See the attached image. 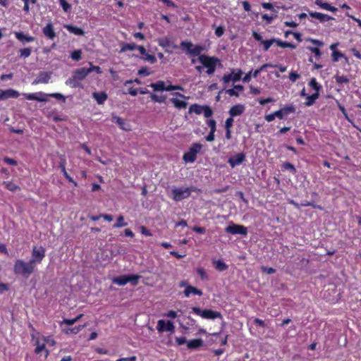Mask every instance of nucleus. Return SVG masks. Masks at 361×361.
Instances as JSON below:
<instances>
[{"mask_svg": "<svg viewBox=\"0 0 361 361\" xmlns=\"http://www.w3.org/2000/svg\"><path fill=\"white\" fill-rule=\"evenodd\" d=\"M35 267L30 260L25 262L23 259H17L13 265V272L17 276H21L27 279L35 271Z\"/></svg>", "mask_w": 361, "mask_h": 361, "instance_id": "obj_1", "label": "nucleus"}, {"mask_svg": "<svg viewBox=\"0 0 361 361\" xmlns=\"http://www.w3.org/2000/svg\"><path fill=\"white\" fill-rule=\"evenodd\" d=\"M197 61L201 63L203 67L207 68L206 73L208 75H212L218 63H220V59L215 56H209L206 54L200 55Z\"/></svg>", "mask_w": 361, "mask_h": 361, "instance_id": "obj_2", "label": "nucleus"}, {"mask_svg": "<svg viewBox=\"0 0 361 361\" xmlns=\"http://www.w3.org/2000/svg\"><path fill=\"white\" fill-rule=\"evenodd\" d=\"M180 48L190 56H200L201 53L205 51V47L200 44L194 45L190 41H182L180 44Z\"/></svg>", "mask_w": 361, "mask_h": 361, "instance_id": "obj_3", "label": "nucleus"}, {"mask_svg": "<svg viewBox=\"0 0 361 361\" xmlns=\"http://www.w3.org/2000/svg\"><path fill=\"white\" fill-rule=\"evenodd\" d=\"M203 145L200 142H194L188 150L183 155V159L185 163H194L197 159V155L200 152Z\"/></svg>", "mask_w": 361, "mask_h": 361, "instance_id": "obj_4", "label": "nucleus"}, {"mask_svg": "<svg viewBox=\"0 0 361 361\" xmlns=\"http://www.w3.org/2000/svg\"><path fill=\"white\" fill-rule=\"evenodd\" d=\"M192 312L194 314H195L205 319L214 320L215 319H222L223 318L222 314L220 312L214 311V310H209V309L201 310L200 307H192Z\"/></svg>", "mask_w": 361, "mask_h": 361, "instance_id": "obj_5", "label": "nucleus"}, {"mask_svg": "<svg viewBox=\"0 0 361 361\" xmlns=\"http://www.w3.org/2000/svg\"><path fill=\"white\" fill-rule=\"evenodd\" d=\"M45 253L46 249L44 247L34 245L32 249L31 259L30 261L32 262V264L36 267L37 264H41L43 261L45 257Z\"/></svg>", "mask_w": 361, "mask_h": 361, "instance_id": "obj_6", "label": "nucleus"}, {"mask_svg": "<svg viewBox=\"0 0 361 361\" xmlns=\"http://www.w3.org/2000/svg\"><path fill=\"white\" fill-rule=\"evenodd\" d=\"M194 187L185 188H173L171 190L172 198L176 202H179L183 199L189 197L192 191H195Z\"/></svg>", "mask_w": 361, "mask_h": 361, "instance_id": "obj_7", "label": "nucleus"}, {"mask_svg": "<svg viewBox=\"0 0 361 361\" xmlns=\"http://www.w3.org/2000/svg\"><path fill=\"white\" fill-rule=\"evenodd\" d=\"M140 276L139 275H123L113 279V283L118 286H125L130 282L133 286H137Z\"/></svg>", "mask_w": 361, "mask_h": 361, "instance_id": "obj_8", "label": "nucleus"}, {"mask_svg": "<svg viewBox=\"0 0 361 361\" xmlns=\"http://www.w3.org/2000/svg\"><path fill=\"white\" fill-rule=\"evenodd\" d=\"M225 231L228 233L233 235L240 234L242 235H247V228L243 225L233 224L227 226Z\"/></svg>", "mask_w": 361, "mask_h": 361, "instance_id": "obj_9", "label": "nucleus"}, {"mask_svg": "<svg viewBox=\"0 0 361 361\" xmlns=\"http://www.w3.org/2000/svg\"><path fill=\"white\" fill-rule=\"evenodd\" d=\"M296 111L295 106L293 104H290L281 108L275 111V114L279 119H285L290 114H294Z\"/></svg>", "mask_w": 361, "mask_h": 361, "instance_id": "obj_10", "label": "nucleus"}, {"mask_svg": "<svg viewBox=\"0 0 361 361\" xmlns=\"http://www.w3.org/2000/svg\"><path fill=\"white\" fill-rule=\"evenodd\" d=\"M242 75L243 71L241 69H238L236 72H235L234 70H232L231 73L224 75L222 77V81L225 84L228 83L230 81L235 82L241 80Z\"/></svg>", "mask_w": 361, "mask_h": 361, "instance_id": "obj_11", "label": "nucleus"}, {"mask_svg": "<svg viewBox=\"0 0 361 361\" xmlns=\"http://www.w3.org/2000/svg\"><path fill=\"white\" fill-rule=\"evenodd\" d=\"M157 329L159 332H172L174 331V325L171 321H167V322H166L164 320L160 319L157 322Z\"/></svg>", "mask_w": 361, "mask_h": 361, "instance_id": "obj_12", "label": "nucleus"}, {"mask_svg": "<svg viewBox=\"0 0 361 361\" xmlns=\"http://www.w3.org/2000/svg\"><path fill=\"white\" fill-rule=\"evenodd\" d=\"M51 77V72L41 71L38 76L32 82V85L47 84L49 82Z\"/></svg>", "mask_w": 361, "mask_h": 361, "instance_id": "obj_13", "label": "nucleus"}, {"mask_svg": "<svg viewBox=\"0 0 361 361\" xmlns=\"http://www.w3.org/2000/svg\"><path fill=\"white\" fill-rule=\"evenodd\" d=\"M245 160V154L243 152L238 153L228 158V163L233 168L237 165L241 164Z\"/></svg>", "mask_w": 361, "mask_h": 361, "instance_id": "obj_14", "label": "nucleus"}, {"mask_svg": "<svg viewBox=\"0 0 361 361\" xmlns=\"http://www.w3.org/2000/svg\"><path fill=\"white\" fill-rule=\"evenodd\" d=\"M16 38L23 44L25 43L32 42L35 40V37L29 35H26L23 32H15Z\"/></svg>", "mask_w": 361, "mask_h": 361, "instance_id": "obj_15", "label": "nucleus"}, {"mask_svg": "<svg viewBox=\"0 0 361 361\" xmlns=\"http://www.w3.org/2000/svg\"><path fill=\"white\" fill-rule=\"evenodd\" d=\"M308 14L310 17L317 19L320 23H325L334 18L327 14L319 12L309 11Z\"/></svg>", "mask_w": 361, "mask_h": 361, "instance_id": "obj_16", "label": "nucleus"}, {"mask_svg": "<svg viewBox=\"0 0 361 361\" xmlns=\"http://www.w3.org/2000/svg\"><path fill=\"white\" fill-rule=\"evenodd\" d=\"M42 33L49 39H54L56 37L53 24L51 23H47L46 26L42 28Z\"/></svg>", "mask_w": 361, "mask_h": 361, "instance_id": "obj_17", "label": "nucleus"}, {"mask_svg": "<svg viewBox=\"0 0 361 361\" xmlns=\"http://www.w3.org/2000/svg\"><path fill=\"white\" fill-rule=\"evenodd\" d=\"M90 73V71L88 70L87 68H78L73 72L74 78L80 81L84 80L89 74Z\"/></svg>", "mask_w": 361, "mask_h": 361, "instance_id": "obj_18", "label": "nucleus"}, {"mask_svg": "<svg viewBox=\"0 0 361 361\" xmlns=\"http://www.w3.org/2000/svg\"><path fill=\"white\" fill-rule=\"evenodd\" d=\"M183 294L185 297L189 298L191 294L202 296L203 295V293L200 289H198L196 287H194L192 286H187L185 290H183Z\"/></svg>", "mask_w": 361, "mask_h": 361, "instance_id": "obj_19", "label": "nucleus"}, {"mask_svg": "<svg viewBox=\"0 0 361 361\" xmlns=\"http://www.w3.org/2000/svg\"><path fill=\"white\" fill-rule=\"evenodd\" d=\"M245 111V106L243 104H235L229 109V114L233 118L241 115Z\"/></svg>", "mask_w": 361, "mask_h": 361, "instance_id": "obj_20", "label": "nucleus"}, {"mask_svg": "<svg viewBox=\"0 0 361 361\" xmlns=\"http://www.w3.org/2000/svg\"><path fill=\"white\" fill-rule=\"evenodd\" d=\"M314 4L319 6L321 8L324 9L326 11H329L333 13H335L338 11V8L335 6L330 5L329 3L326 1H323L322 0H315Z\"/></svg>", "mask_w": 361, "mask_h": 361, "instance_id": "obj_21", "label": "nucleus"}, {"mask_svg": "<svg viewBox=\"0 0 361 361\" xmlns=\"http://www.w3.org/2000/svg\"><path fill=\"white\" fill-rule=\"evenodd\" d=\"M92 97L97 101L98 104H103L107 99L108 96L105 92H94Z\"/></svg>", "mask_w": 361, "mask_h": 361, "instance_id": "obj_22", "label": "nucleus"}, {"mask_svg": "<svg viewBox=\"0 0 361 361\" xmlns=\"http://www.w3.org/2000/svg\"><path fill=\"white\" fill-rule=\"evenodd\" d=\"M204 341L202 338L192 339L187 343L188 349H197L203 345Z\"/></svg>", "mask_w": 361, "mask_h": 361, "instance_id": "obj_23", "label": "nucleus"}, {"mask_svg": "<svg viewBox=\"0 0 361 361\" xmlns=\"http://www.w3.org/2000/svg\"><path fill=\"white\" fill-rule=\"evenodd\" d=\"M3 100L8 98H18L20 95L19 92L13 89L2 90Z\"/></svg>", "mask_w": 361, "mask_h": 361, "instance_id": "obj_24", "label": "nucleus"}, {"mask_svg": "<svg viewBox=\"0 0 361 361\" xmlns=\"http://www.w3.org/2000/svg\"><path fill=\"white\" fill-rule=\"evenodd\" d=\"M35 345H36V348L35 349V353L36 354H39L42 351H45V356L47 357L49 354V350L46 349L45 343L43 342L42 343H40L39 339H37L35 341Z\"/></svg>", "mask_w": 361, "mask_h": 361, "instance_id": "obj_25", "label": "nucleus"}, {"mask_svg": "<svg viewBox=\"0 0 361 361\" xmlns=\"http://www.w3.org/2000/svg\"><path fill=\"white\" fill-rule=\"evenodd\" d=\"M171 103L173 106L177 109H185L187 107L188 103L183 100H179L176 98L171 99Z\"/></svg>", "mask_w": 361, "mask_h": 361, "instance_id": "obj_26", "label": "nucleus"}, {"mask_svg": "<svg viewBox=\"0 0 361 361\" xmlns=\"http://www.w3.org/2000/svg\"><path fill=\"white\" fill-rule=\"evenodd\" d=\"M158 44L162 48H166L171 46V40L168 37L159 38L157 39Z\"/></svg>", "mask_w": 361, "mask_h": 361, "instance_id": "obj_27", "label": "nucleus"}, {"mask_svg": "<svg viewBox=\"0 0 361 361\" xmlns=\"http://www.w3.org/2000/svg\"><path fill=\"white\" fill-rule=\"evenodd\" d=\"M154 91H164L165 90V83L162 80H159L155 83H151L149 85Z\"/></svg>", "mask_w": 361, "mask_h": 361, "instance_id": "obj_28", "label": "nucleus"}, {"mask_svg": "<svg viewBox=\"0 0 361 361\" xmlns=\"http://www.w3.org/2000/svg\"><path fill=\"white\" fill-rule=\"evenodd\" d=\"M203 106L197 104H193L190 105L189 108L188 113L191 114L192 112L195 113L197 115H200L202 113Z\"/></svg>", "mask_w": 361, "mask_h": 361, "instance_id": "obj_29", "label": "nucleus"}, {"mask_svg": "<svg viewBox=\"0 0 361 361\" xmlns=\"http://www.w3.org/2000/svg\"><path fill=\"white\" fill-rule=\"evenodd\" d=\"M136 49V44L134 43L128 44V43H121V47L120 50V53L126 52L127 51H133Z\"/></svg>", "mask_w": 361, "mask_h": 361, "instance_id": "obj_30", "label": "nucleus"}, {"mask_svg": "<svg viewBox=\"0 0 361 361\" xmlns=\"http://www.w3.org/2000/svg\"><path fill=\"white\" fill-rule=\"evenodd\" d=\"M215 268L219 271H226L228 269V265L222 260L218 259L214 262Z\"/></svg>", "mask_w": 361, "mask_h": 361, "instance_id": "obj_31", "label": "nucleus"}, {"mask_svg": "<svg viewBox=\"0 0 361 361\" xmlns=\"http://www.w3.org/2000/svg\"><path fill=\"white\" fill-rule=\"evenodd\" d=\"M276 44L279 47H282V48H290L292 49H295L296 48L295 44L290 43V42H283L279 39H276Z\"/></svg>", "mask_w": 361, "mask_h": 361, "instance_id": "obj_32", "label": "nucleus"}, {"mask_svg": "<svg viewBox=\"0 0 361 361\" xmlns=\"http://www.w3.org/2000/svg\"><path fill=\"white\" fill-rule=\"evenodd\" d=\"M319 97V93L315 92L311 95H307L306 98V102H305V104L307 106H310L312 105L316 99Z\"/></svg>", "mask_w": 361, "mask_h": 361, "instance_id": "obj_33", "label": "nucleus"}, {"mask_svg": "<svg viewBox=\"0 0 361 361\" xmlns=\"http://www.w3.org/2000/svg\"><path fill=\"white\" fill-rule=\"evenodd\" d=\"M3 184L5 185L7 190L11 192H15L16 190H20V188L18 185L11 181H4Z\"/></svg>", "mask_w": 361, "mask_h": 361, "instance_id": "obj_34", "label": "nucleus"}, {"mask_svg": "<svg viewBox=\"0 0 361 361\" xmlns=\"http://www.w3.org/2000/svg\"><path fill=\"white\" fill-rule=\"evenodd\" d=\"M275 66H274L273 64L271 63H264L263 64L262 66H261L259 68L256 69L254 72L252 71V77L253 78H257L258 76V75L262 72L264 70H265L268 67H274Z\"/></svg>", "mask_w": 361, "mask_h": 361, "instance_id": "obj_35", "label": "nucleus"}, {"mask_svg": "<svg viewBox=\"0 0 361 361\" xmlns=\"http://www.w3.org/2000/svg\"><path fill=\"white\" fill-rule=\"evenodd\" d=\"M32 53V49L30 47H26L23 49H20L19 50V57L22 59L28 58Z\"/></svg>", "mask_w": 361, "mask_h": 361, "instance_id": "obj_36", "label": "nucleus"}, {"mask_svg": "<svg viewBox=\"0 0 361 361\" xmlns=\"http://www.w3.org/2000/svg\"><path fill=\"white\" fill-rule=\"evenodd\" d=\"M66 27L69 32H71V33H73L76 35H84L83 30H82L81 28H80L78 27L73 26V25H68Z\"/></svg>", "mask_w": 361, "mask_h": 361, "instance_id": "obj_37", "label": "nucleus"}, {"mask_svg": "<svg viewBox=\"0 0 361 361\" xmlns=\"http://www.w3.org/2000/svg\"><path fill=\"white\" fill-rule=\"evenodd\" d=\"M150 99L154 102L164 103L166 102V97L164 95H157L155 94H151Z\"/></svg>", "mask_w": 361, "mask_h": 361, "instance_id": "obj_38", "label": "nucleus"}, {"mask_svg": "<svg viewBox=\"0 0 361 361\" xmlns=\"http://www.w3.org/2000/svg\"><path fill=\"white\" fill-rule=\"evenodd\" d=\"M141 59L148 61L152 64H154L157 62L156 56L153 54H149L147 52L144 56H141Z\"/></svg>", "mask_w": 361, "mask_h": 361, "instance_id": "obj_39", "label": "nucleus"}, {"mask_svg": "<svg viewBox=\"0 0 361 361\" xmlns=\"http://www.w3.org/2000/svg\"><path fill=\"white\" fill-rule=\"evenodd\" d=\"M202 113L205 118H209L213 115L214 111L209 106L203 105Z\"/></svg>", "mask_w": 361, "mask_h": 361, "instance_id": "obj_40", "label": "nucleus"}, {"mask_svg": "<svg viewBox=\"0 0 361 361\" xmlns=\"http://www.w3.org/2000/svg\"><path fill=\"white\" fill-rule=\"evenodd\" d=\"M309 85L312 89H314L316 91V92L319 93V92L321 89V85L317 82L316 78H312L309 82Z\"/></svg>", "mask_w": 361, "mask_h": 361, "instance_id": "obj_41", "label": "nucleus"}, {"mask_svg": "<svg viewBox=\"0 0 361 361\" xmlns=\"http://www.w3.org/2000/svg\"><path fill=\"white\" fill-rule=\"evenodd\" d=\"M127 225V223H125L124 222V217L122 215H120L117 219H116V223L114 224L113 227L114 228H120V227H123V226H125Z\"/></svg>", "mask_w": 361, "mask_h": 361, "instance_id": "obj_42", "label": "nucleus"}, {"mask_svg": "<svg viewBox=\"0 0 361 361\" xmlns=\"http://www.w3.org/2000/svg\"><path fill=\"white\" fill-rule=\"evenodd\" d=\"M307 49H309L311 52L314 54V57L316 60H319L322 56V51L318 47H308Z\"/></svg>", "mask_w": 361, "mask_h": 361, "instance_id": "obj_43", "label": "nucleus"}, {"mask_svg": "<svg viewBox=\"0 0 361 361\" xmlns=\"http://www.w3.org/2000/svg\"><path fill=\"white\" fill-rule=\"evenodd\" d=\"M276 39H271L268 40H262V43L264 45V51H267L269 50L270 47L275 42L276 43Z\"/></svg>", "mask_w": 361, "mask_h": 361, "instance_id": "obj_44", "label": "nucleus"}, {"mask_svg": "<svg viewBox=\"0 0 361 361\" xmlns=\"http://www.w3.org/2000/svg\"><path fill=\"white\" fill-rule=\"evenodd\" d=\"M282 169L283 170H288L293 173H295L296 172V169L295 166L290 163V162H285L282 164Z\"/></svg>", "mask_w": 361, "mask_h": 361, "instance_id": "obj_45", "label": "nucleus"}, {"mask_svg": "<svg viewBox=\"0 0 361 361\" xmlns=\"http://www.w3.org/2000/svg\"><path fill=\"white\" fill-rule=\"evenodd\" d=\"M59 159H60V161L59 163V167L60 168L61 171L66 170V166L67 161H66V156L64 154H61V155H59Z\"/></svg>", "mask_w": 361, "mask_h": 361, "instance_id": "obj_46", "label": "nucleus"}, {"mask_svg": "<svg viewBox=\"0 0 361 361\" xmlns=\"http://www.w3.org/2000/svg\"><path fill=\"white\" fill-rule=\"evenodd\" d=\"M71 57L74 61H80L82 58V51L80 49L73 51L71 53Z\"/></svg>", "mask_w": 361, "mask_h": 361, "instance_id": "obj_47", "label": "nucleus"}, {"mask_svg": "<svg viewBox=\"0 0 361 361\" xmlns=\"http://www.w3.org/2000/svg\"><path fill=\"white\" fill-rule=\"evenodd\" d=\"M41 339L44 341L45 345L47 344V345H49L50 346H54L56 344L55 340L51 336H42Z\"/></svg>", "mask_w": 361, "mask_h": 361, "instance_id": "obj_48", "label": "nucleus"}, {"mask_svg": "<svg viewBox=\"0 0 361 361\" xmlns=\"http://www.w3.org/2000/svg\"><path fill=\"white\" fill-rule=\"evenodd\" d=\"M79 80H78L76 78H74V75H73L72 78H69L66 80V84L71 85L72 87H78L80 86V83L78 82Z\"/></svg>", "mask_w": 361, "mask_h": 361, "instance_id": "obj_49", "label": "nucleus"}, {"mask_svg": "<svg viewBox=\"0 0 361 361\" xmlns=\"http://www.w3.org/2000/svg\"><path fill=\"white\" fill-rule=\"evenodd\" d=\"M334 78H335L336 83H338V84H343V83L349 82L348 78L345 75H335Z\"/></svg>", "mask_w": 361, "mask_h": 361, "instance_id": "obj_50", "label": "nucleus"}, {"mask_svg": "<svg viewBox=\"0 0 361 361\" xmlns=\"http://www.w3.org/2000/svg\"><path fill=\"white\" fill-rule=\"evenodd\" d=\"M301 206L302 207H312L314 209H318L319 210H322L323 209V207L320 205H318V204H314L313 202H309V201H305L301 203Z\"/></svg>", "mask_w": 361, "mask_h": 361, "instance_id": "obj_51", "label": "nucleus"}, {"mask_svg": "<svg viewBox=\"0 0 361 361\" xmlns=\"http://www.w3.org/2000/svg\"><path fill=\"white\" fill-rule=\"evenodd\" d=\"M137 74L140 76H148L152 74V72L147 67L145 66L138 70Z\"/></svg>", "mask_w": 361, "mask_h": 361, "instance_id": "obj_52", "label": "nucleus"}, {"mask_svg": "<svg viewBox=\"0 0 361 361\" xmlns=\"http://www.w3.org/2000/svg\"><path fill=\"white\" fill-rule=\"evenodd\" d=\"M37 98L42 99L44 100H37V102H46L48 101L49 94L44 93L42 92H36Z\"/></svg>", "mask_w": 361, "mask_h": 361, "instance_id": "obj_53", "label": "nucleus"}, {"mask_svg": "<svg viewBox=\"0 0 361 361\" xmlns=\"http://www.w3.org/2000/svg\"><path fill=\"white\" fill-rule=\"evenodd\" d=\"M59 4L65 12L71 9V6L66 0H59Z\"/></svg>", "mask_w": 361, "mask_h": 361, "instance_id": "obj_54", "label": "nucleus"}, {"mask_svg": "<svg viewBox=\"0 0 361 361\" xmlns=\"http://www.w3.org/2000/svg\"><path fill=\"white\" fill-rule=\"evenodd\" d=\"M22 94L27 100H42V99L37 98L36 93H23Z\"/></svg>", "mask_w": 361, "mask_h": 361, "instance_id": "obj_55", "label": "nucleus"}, {"mask_svg": "<svg viewBox=\"0 0 361 361\" xmlns=\"http://www.w3.org/2000/svg\"><path fill=\"white\" fill-rule=\"evenodd\" d=\"M49 97L56 98L59 100H61L63 102H66L65 96L61 93H58V92L50 93V94H49Z\"/></svg>", "mask_w": 361, "mask_h": 361, "instance_id": "obj_56", "label": "nucleus"}, {"mask_svg": "<svg viewBox=\"0 0 361 361\" xmlns=\"http://www.w3.org/2000/svg\"><path fill=\"white\" fill-rule=\"evenodd\" d=\"M207 124L210 128V131L216 130V122L214 119H209L207 121Z\"/></svg>", "mask_w": 361, "mask_h": 361, "instance_id": "obj_57", "label": "nucleus"}, {"mask_svg": "<svg viewBox=\"0 0 361 361\" xmlns=\"http://www.w3.org/2000/svg\"><path fill=\"white\" fill-rule=\"evenodd\" d=\"M344 57V54L339 51H334L332 53V59L334 62L339 60L340 58Z\"/></svg>", "mask_w": 361, "mask_h": 361, "instance_id": "obj_58", "label": "nucleus"}, {"mask_svg": "<svg viewBox=\"0 0 361 361\" xmlns=\"http://www.w3.org/2000/svg\"><path fill=\"white\" fill-rule=\"evenodd\" d=\"M63 176L68 180V182L72 183L75 186H78V183L73 180V178L69 176L66 170L61 171Z\"/></svg>", "mask_w": 361, "mask_h": 361, "instance_id": "obj_59", "label": "nucleus"}, {"mask_svg": "<svg viewBox=\"0 0 361 361\" xmlns=\"http://www.w3.org/2000/svg\"><path fill=\"white\" fill-rule=\"evenodd\" d=\"M197 273L202 280L208 279V276L203 268H198Z\"/></svg>", "mask_w": 361, "mask_h": 361, "instance_id": "obj_60", "label": "nucleus"}, {"mask_svg": "<svg viewBox=\"0 0 361 361\" xmlns=\"http://www.w3.org/2000/svg\"><path fill=\"white\" fill-rule=\"evenodd\" d=\"M3 161L4 163L12 165V166H16L18 164V162L14 159L6 157L3 159Z\"/></svg>", "mask_w": 361, "mask_h": 361, "instance_id": "obj_61", "label": "nucleus"}, {"mask_svg": "<svg viewBox=\"0 0 361 361\" xmlns=\"http://www.w3.org/2000/svg\"><path fill=\"white\" fill-rule=\"evenodd\" d=\"M300 75L296 71H291L289 74V79L292 82H295L299 79Z\"/></svg>", "mask_w": 361, "mask_h": 361, "instance_id": "obj_62", "label": "nucleus"}, {"mask_svg": "<svg viewBox=\"0 0 361 361\" xmlns=\"http://www.w3.org/2000/svg\"><path fill=\"white\" fill-rule=\"evenodd\" d=\"M82 326H80V325L78 326H75L73 328L68 329V330H66V334L71 333V334H76L82 329Z\"/></svg>", "mask_w": 361, "mask_h": 361, "instance_id": "obj_63", "label": "nucleus"}, {"mask_svg": "<svg viewBox=\"0 0 361 361\" xmlns=\"http://www.w3.org/2000/svg\"><path fill=\"white\" fill-rule=\"evenodd\" d=\"M224 31H225V29L224 27L222 26H219L216 28L215 30V35L218 37H221L224 33Z\"/></svg>", "mask_w": 361, "mask_h": 361, "instance_id": "obj_64", "label": "nucleus"}]
</instances>
